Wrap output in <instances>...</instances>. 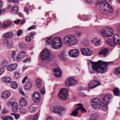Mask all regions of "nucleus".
I'll use <instances>...</instances> for the list:
<instances>
[{"label":"nucleus","instance_id":"38","mask_svg":"<svg viewBox=\"0 0 120 120\" xmlns=\"http://www.w3.org/2000/svg\"><path fill=\"white\" fill-rule=\"evenodd\" d=\"M89 45V42L87 41L84 40L82 42V45L84 47H87Z\"/></svg>","mask_w":120,"mask_h":120},{"label":"nucleus","instance_id":"56","mask_svg":"<svg viewBox=\"0 0 120 120\" xmlns=\"http://www.w3.org/2000/svg\"><path fill=\"white\" fill-rule=\"evenodd\" d=\"M8 111L5 109H4L2 111V112L3 113H5L8 112Z\"/></svg>","mask_w":120,"mask_h":120},{"label":"nucleus","instance_id":"30","mask_svg":"<svg viewBox=\"0 0 120 120\" xmlns=\"http://www.w3.org/2000/svg\"><path fill=\"white\" fill-rule=\"evenodd\" d=\"M77 105L78 106H79V107H78L77 108H79V110L80 109H81L82 112H86V110L85 108H83V106L81 104H78Z\"/></svg>","mask_w":120,"mask_h":120},{"label":"nucleus","instance_id":"57","mask_svg":"<svg viewBox=\"0 0 120 120\" xmlns=\"http://www.w3.org/2000/svg\"><path fill=\"white\" fill-rule=\"evenodd\" d=\"M87 2L89 4H91L93 2V0H86Z\"/></svg>","mask_w":120,"mask_h":120},{"label":"nucleus","instance_id":"53","mask_svg":"<svg viewBox=\"0 0 120 120\" xmlns=\"http://www.w3.org/2000/svg\"><path fill=\"white\" fill-rule=\"evenodd\" d=\"M8 1L16 3L18 1V0H8Z\"/></svg>","mask_w":120,"mask_h":120},{"label":"nucleus","instance_id":"11","mask_svg":"<svg viewBox=\"0 0 120 120\" xmlns=\"http://www.w3.org/2000/svg\"><path fill=\"white\" fill-rule=\"evenodd\" d=\"M80 51L82 54L83 55L90 56L93 53V52L89 49L87 48H81Z\"/></svg>","mask_w":120,"mask_h":120},{"label":"nucleus","instance_id":"45","mask_svg":"<svg viewBox=\"0 0 120 120\" xmlns=\"http://www.w3.org/2000/svg\"><path fill=\"white\" fill-rule=\"evenodd\" d=\"M40 91L42 94H45V88L44 87H43L40 90Z\"/></svg>","mask_w":120,"mask_h":120},{"label":"nucleus","instance_id":"47","mask_svg":"<svg viewBox=\"0 0 120 120\" xmlns=\"http://www.w3.org/2000/svg\"><path fill=\"white\" fill-rule=\"evenodd\" d=\"M75 33L76 35V36L78 37H80L81 36V35L82 34V33L80 31L76 32H75Z\"/></svg>","mask_w":120,"mask_h":120},{"label":"nucleus","instance_id":"21","mask_svg":"<svg viewBox=\"0 0 120 120\" xmlns=\"http://www.w3.org/2000/svg\"><path fill=\"white\" fill-rule=\"evenodd\" d=\"M10 96V92L8 91H6L2 93L1 97L3 99H5L8 98Z\"/></svg>","mask_w":120,"mask_h":120},{"label":"nucleus","instance_id":"8","mask_svg":"<svg viewBox=\"0 0 120 120\" xmlns=\"http://www.w3.org/2000/svg\"><path fill=\"white\" fill-rule=\"evenodd\" d=\"M68 90L66 88L61 89L58 95V98L63 100H66L68 96Z\"/></svg>","mask_w":120,"mask_h":120},{"label":"nucleus","instance_id":"54","mask_svg":"<svg viewBox=\"0 0 120 120\" xmlns=\"http://www.w3.org/2000/svg\"><path fill=\"white\" fill-rule=\"evenodd\" d=\"M35 27V26H34V25H33L32 26H31L29 28H28L27 29V30H32V29H34V28Z\"/></svg>","mask_w":120,"mask_h":120},{"label":"nucleus","instance_id":"52","mask_svg":"<svg viewBox=\"0 0 120 120\" xmlns=\"http://www.w3.org/2000/svg\"><path fill=\"white\" fill-rule=\"evenodd\" d=\"M19 91L20 93L22 95H24L25 94L23 91L22 89L21 88H19Z\"/></svg>","mask_w":120,"mask_h":120},{"label":"nucleus","instance_id":"27","mask_svg":"<svg viewBox=\"0 0 120 120\" xmlns=\"http://www.w3.org/2000/svg\"><path fill=\"white\" fill-rule=\"evenodd\" d=\"M20 105L23 106H25L27 105L26 101L23 98H22L20 99Z\"/></svg>","mask_w":120,"mask_h":120},{"label":"nucleus","instance_id":"15","mask_svg":"<svg viewBox=\"0 0 120 120\" xmlns=\"http://www.w3.org/2000/svg\"><path fill=\"white\" fill-rule=\"evenodd\" d=\"M25 56V52L24 51L20 52L17 56V58L15 59V60L20 61L22 60L24 58Z\"/></svg>","mask_w":120,"mask_h":120},{"label":"nucleus","instance_id":"16","mask_svg":"<svg viewBox=\"0 0 120 120\" xmlns=\"http://www.w3.org/2000/svg\"><path fill=\"white\" fill-rule=\"evenodd\" d=\"M91 42L94 46H97L100 45L102 43L101 40L97 38H95L91 40Z\"/></svg>","mask_w":120,"mask_h":120},{"label":"nucleus","instance_id":"34","mask_svg":"<svg viewBox=\"0 0 120 120\" xmlns=\"http://www.w3.org/2000/svg\"><path fill=\"white\" fill-rule=\"evenodd\" d=\"M11 87L13 89L16 88L18 87V84L15 81H13L11 83Z\"/></svg>","mask_w":120,"mask_h":120},{"label":"nucleus","instance_id":"51","mask_svg":"<svg viewBox=\"0 0 120 120\" xmlns=\"http://www.w3.org/2000/svg\"><path fill=\"white\" fill-rule=\"evenodd\" d=\"M4 71L3 68H0V76L3 73Z\"/></svg>","mask_w":120,"mask_h":120},{"label":"nucleus","instance_id":"35","mask_svg":"<svg viewBox=\"0 0 120 120\" xmlns=\"http://www.w3.org/2000/svg\"><path fill=\"white\" fill-rule=\"evenodd\" d=\"M11 11L14 13H17L18 11L17 6L16 5L14 6L11 9Z\"/></svg>","mask_w":120,"mask_h":120},{"label":"nucleus","instance_id":"58","mask_svg":"<svg viewBox=\"0 0 120 120\" xmlns=\"http://www.w3.org/2000/svg\"><path fill=\"white\" fill-rule=\"evenodd\" d=\"M27 61H30L29 58H27L25 59L23 61V62L24 63H26L27 62Z\"/></svg>","mask_w":120,"mask_h":120},{"label":"nucleus","instance_id":"59","mask_svg":"<svg viewBox=\"0 0 120 120\" xmlns=\"http://www.w3.org/2000/svg\"><path fill=\"white\" fill-rule=\"evenodd\" d=\"M117 30L119 32H120V25H118L116 28Z\"/></svg>","mask_w":120,"mask_h":120},{"label":"nucleus","instance_id":"1","mask_svg":"<svg viewBox=\"0 0 120 120\" xmlns=\"http://www.w3.org/2000/svg\"><path fill=\"white\" fill-rule=\"evenodd\" d=\"M111 98L109 95L105 96L102 100L101 103L98 98H94L92 100V105L94 108L99 107L101 110L106 111L108 109L107 105L109 102Z\"/></svg>","mask_w":120,"mask_h":120},{"label":"nucleus","instance_id":"33","mask_svg":"<svg viewBox=\"0 0 120 120\" xmlns=\"http://www.w3.org/2000/svg\"><path fill=\"white\" fill-rule=\"evenodd\" d=\"M113 92L114 94L116 96L118 95L120 92L119 89L117 88H114L113 90Z\"/></svg>","mask_w":120,"mask_h":120},{"label":"nucleus","instance_id":"29","mask_svg":"<svg viewBox=\"0 0 120 120\" xmlns=\"http://www.w3.org/2000/svg\"><path fill=\"white\" fill-rule=\"evenodd\" d=\"M52 36H50L47 38L45 42L47 45H50L51 44Z\"/></svg>","mask_w":120,"mask_h":120},{"label":"nucleus","instance_id":"60","mask_svg":"<svg viewBox=\"0 0 120 120\" xmlns=\"http://www.w3.org/2000/svg\"><path fill=\"white\" fill-rule=\"evenodd\" d=\"M12 103L11 102V101H9L7 102V105H8L9 106H10L11 105H12Z\"/></svg>","mask_w":120,"mask_h":120},{"label":"nucleus","instance_id":"13","mask_svg":"<svg viewBox=\"0 0 120 120\" xmlns=\"http://www.w3.org/2000/svg\"><path fill=\"white\" fill-rule=\"evenodd\" d=\"M100 85L99 82L96 80H93L90 82L88 83V87L89 88L92 89Z\"/></svg>","mask_w":120,"mask_h":120},{"label":"nucleus","instance_id":"50","mask_svg":"<svg viewBox=\"0 0 120 120\" xmlns=\"http://www.w3.org/2000/svg\"><path fill=\"white\" fill-rule=\"evenodd\" d=\"M26 40L27 42H30L31 40L29 36H26Z\"/></svg>","mask_w":120,"mask_h":120},{"label":"nucleus","instance_id":"18","mask_svg":"<svg viewBox=\"0 0 120 120\" xmlns=\"http://www.w3.org/2000/svg\"><path fill=\"white\" fill-rule=\"evenodd\" d=\"M57 55L62 60H66L67 57L66 53L64 51H59L57 52Z\"/></svg>","mask_w":120,"mask_h":120},{"label":"nucleus","instance_id":"23","mask_svg":"<svg viewBox=\"0 0 120 120\" xmlns=\"http://www.w3.org/2000/svg\"><path fill=\"white\" fill-rule=\"evenodd\" d=\"M17 66V64H12L8 66L7 69L8 70L11 71L16 69Z\"/></svg>","mask_w":120,"mask_h":120},{"label":"nucleus","instance_id":"49","mask_svg":"<svg viewBox=\"0 0 120 120\" xmlns=\"http://www.w3.org/2000/svg\"><path fill=\"white\" fill-rule=\"evenodd\" d=\"M39 117L38 114H37L35 116H34L32 118V120H37Z\"/></svg>","mask_w":120,"mask_h":120},{"label":"nucleus","instance_id":"12","mask_svg":"<svg viewBox=\"0 0 120 120\" xmlns=\"http://www.w3.org/2000/svg\"><path fill=\"white\" fill-rule=\"evenodd\" d=\"M32 98L34 102H38L41 100L40 94L39 92L35 91L33 94Z\"/></svg>","mask_w":120,"mask_h":120},{"label":"nucleus","instance_id":"40","mask_svg":"<svg viewBox=\"0 0 120 120\" xmlns=\"http://www.w3.org/2000/svg\"><path fill=\"white\" fill-rule=\"evenodd\" d=\"M8 65V63L7 61L5 60H4L2 62L1 64V66L3 67H5L6 66Z\"/></svg>","mask_w":120,"mask_h":120},{"label":"nucleus","instance_id":"48","mask_svg":"<svg viewBox=\"0 0 120 120\" xmlns=\"http://www.w3.org/2000/svg\"><path fill=\"white\" fill-rule=\"evenodd\" d=\"M22 33V30L20 29L17 32V35L18 36H19L21 35Z\"/></svg>","mask_w":120,"mask_h":120},{"label":"nucleus","instance_id":"20","mask_svg":"<svg viewBox=\"0 0 120 120\" xmlns=\"http://www.w3.org/2000/svg\"><path fill=\"white\" fill-rule=\"evenodd\" d=\"M53 72L55 76L58 78L60 77L61 75V72L59 68H55Z\"/></svg>","mask_w":120,"mask_h":120},{"label":"nucleus","instance_id":"22","mask_svg":"<svg viewBox=\"0 0 120 120\" xmlns=\"http://www.w3.org/2000/svg\"><path fill=\"white\" fill-rule=\"evenodd\" d=\"M11 24V22L10 21H7L3 22L1 24L2 27L6 29L8 27H10Z\"/></svg>","mask_w":120,"mask_h":120},{"label":"nucleus","instance_id":"2","mask_svg":"<svg viewBox=\"0 0 120 120\" xmlns=\"http://www.w3.org/2000/svg\"><path fill=\"white\" fill-rule=\"evenodd\" d=\"M110 62L101 61L100 60L97 62L90 61L88 64H91L93 70L97 72L103 73L106 72L107 70V66Z\"/></svg>","mask_w":120,"mask_h":120},{"label":"nucleus","instance_id":"41","mask_svg":"<svg viewBox=\"0 0 120 120\" xmlns=\"http://www.w3.org/2000/svg\"><path fill=\"white\" fill-rule=\"evenodd\" d=\"M115 73L117 75H120V67L116 68L115 69Z\"/></svg>","mask_w":120,"mask_h":120},{"label":"nucleus","instance_id":"37","mask_svg":"<svg viewBox=\"0 0 120 120\" xmlns=\"http://www.w3.org/2000/svg\"><path fill=\"white\" fill-rule=\"evenodd\" d=\"M3 80L6 83H9L11 82V79L9 77H5L3 78Z\"/></svg>","mask_w":120,"mask_h":120},{"label":"nucleus","instance_id":"28","mask_svg":"<svg viewBox=\"0 0 120 120\" xmlns=\"http://www.w3.org/2000/svg\"><path fill=\"white\" fill-rule=\"evenodd\" d=\"M36 86L39 87H40L42 85V81L39 78H37L36 80Z\"/></svg>","mask_w":120,"mask_h":120},{"label":"nucleus","instance_id":"26","mask_svg":"<svg viewBox=\"0 0 120 120\" xmlns=\"http://www.w3.org/2000/svg\"><path fill=\"white\" fill-rule=\"evenodd\" d=\"M32 87V83L30 82H27L24 86V89L26 90H28L31 89Z\"/></svg>","mask_w":120,"mask_h":120},{"label":"nucleus","instance_id":"36","mask_svg":"<svg viewBox=\"0 0 120 120\" xmlns=\"http://www.w3.org/2000/svg\"><path fill=\"white\" fill-rule=\"evenodd\" d=\"M11 57L13 59L14 61H17V60H15V58H17V56L15 57L16 55V52L15 51H13L11 52Z\"/></svg>","mask_w":120,"mask_h":120},{"label":"nucleus","instance_id":"7","mask_svg":"<svg viewBox=\"0 0 120 120\" xmlns=\"http://www.w3.org/2000/svg\"><path fill=\"white\" fill-rule=\"evenodd\" d=\"M63 45V43L61 39L58 37H56L53 39L52 46L55 49H58L61 48Z\"/></svg>","mask_w":120,"mask_h":120},{"label":"nucleus","instance_id":"10","mask_svg":"<svg viewBox=\"0 0 120 120\" xmlns=\"http://www.w3.org/2000/svg\"><path fill=\"white\" fill-rule=\"evenodd\" d=\"M66 110L64 107L58 105L54 106L53 107V111L55 113L60 114L64 113Z\"/></svg>","mask_w":120,"mask_h":120},{"label":"nucleus","instance_id":"44","mask_svg":"<svg viewBox=\"0 0 120 120\" xmlns=\"http://www.w3.org/2000/svg\"><path fill=\"white\" fill-rule=\"evenodd\" d=\"M11 114L14 116L16 119H17L20 116L19 114H16L14 113H11Z\"/></svg>","mask_w":120,"mask_h":120},{"label":"nucleus","instance_id":"17","mask_svg":"<svg viewBox=\"0 0 120 120\" xmlns=\"http://www.w3.org/2000/svg\"><path fill=\"white\" fill-rule=\"evenodd\" d=\"M53 58V56L51 54L50 51L45 48V60L50 61Z\"/></svg>","mask_w":120,"mask_h":120},{"label":"nucleus","instance_id":"32","mask_svg":"<svg viewBox=\"0 0 120 120\" xmlns=\"http://www.w3.org/2000/svg\"><path fill=\"white\" fill-rule=\"evenodd\" d=\"M79 110V108H77L75 111H73L71 114V115L75 116L78 114V111Z\"/></svg>","mask_w":120,"mask_h":120},{"label":"nucleus","instance_id":"42","mask_svg":"<svg viewBox=\"0 0 120 120\" xmlns=\"http://www.w3.org/2000/svg\"><path fill=\"white\" fill-rule=\"evenodd\" d=\"M20 112L21 113L25 114L26 112V109L23 107H22L20 109Z\"/></svg>","mask_w":120,"mask_h":120},{"label":"nucleus","instance_id":"14","mask_svg":"<svg viewBox=\"0 0 120 120\" xmlns=\"http://www.w3.org/2000/svg\"><path fill=\"white\" fill-rule=\"evenodd\" d=\"M69 54L70 56L75 58L79 56V52L78 50L77 49H71L69 51Z\"/></svg>","mask_w":120,"mask_h":120},{"label":"nucleus","instance_id":"25","mask_svg":"<svg viewBox=\"0 0 120 120\" xmlns=\"http://www.w3.org/2000/svg\"><path fill=\"white\" fill-rule=\"evenodd\" d=\"M12 106L13 108V111L15 112H17L18 109V104L15 102H12Z\"/></svg>","mask_w":120,"mask_h":120},{"label":"nucleus","instance_id":"43","mask_svg":"<svg viewBox=\"0 0 120 120\" xmlns=\"http://www.w3.org/2000/svg\"><path fill=\"white\" fill-rule=\"evenodd\" d=\"M91 117L92 118V119L97 120V116L95 114H91L90 115V119H91Z\"/></svg>","mask_w":120,"mask_h":120},{"label":"nucleus","instance_id":"62","mask_svg":"<svg viewBox=\"0 0 120 120\" xmlns=\"http://www.w3.org/2000/svg\"><path fill=\"white\" fill-rule=\"evenodd\" d=\"M15 77H17L19 75V72L16 71L15 73Z\"/></svg>","mask_w":120,"mask_h":120},{"label":"nucleus","instance_id":"24","mask_svg":"<svg viewBox=\"0 0 120 120\" xmlns=\"http://www.w3.org/2000/svg\"><path fill=\"white\" fill-rule=\"evenodd\" d=\"M13 36V33L12 32H7L4 34L3 36L4 38L10 39Z\"/></svg>","mask_w":120,"mask_h":120},{"label":"nucleus","instance_id":"5","mask_svg":"<svg viewBox=\"0 0 120 120\" xmlns=\"http://www.w3.org/2000/svg\"><path fill=\"white\" fill-rule=\"evenodd\" d=\"M105 43L111 46H113L116 44L120 43V33L115 34L113 36V39H108L105 40Z\"/></svg>","mask_w":120,"mask_h":120},{"label":"nucleus","instance_id":"46","mask_svg":"<svg viewBox=\"0 0 120 120\" xmlns=\"http://www.w3.org/2000/svg\"><path fill=\"white\" fill-rule=\"evenodd\" d=\"M2 42L3 43L5 44H8L9 42L7 38H5L3 40Z\"/></svg>","mask_w":120,"mask_h":120},{"label":"nucleus","instance_id":"64","mask_svg":"<svg viewBox=\"0 0 120 120\" xmlns=\"http://www.w3.org/2000/svg\"><path fill=\"white\" fill-rule=\"evenodd\" d=\"M79 96L82 97H83L84 96V93H82L81 91L79 92Z\"/></svg>","mask_w":120,"mask_h":120},{"label":"nucleus","instance_id":"19","mask_svg":"<svg viewBox=\"0 0 120 120\" xmlns=\"http://www.w3.org/2000/svg\"><path fill=\"white\" fill-rule=\"evenodd\" d=\"M109 49L108 48H102L100 49L98 55L105 56L106 55Z\"/></svg>","mask_w":120,"mask_h":120},{"label":"nucleus","instance_id":"31","mask_svg":"<svg viewBox=\"0 0 120 120\" xmlns=\"http://www.w3.org/2000/svg\"><path fill=\"white\" fill-rule=\"evenodd\" d=\"M41 57L42 60H45V49L41 52Z\"/></svg>","mask_w":120,"mask_h":120},{"label":"nucleus","instance_id":"39","mask_svg":"<svg viewBox=\"0 0 120 120\" xmlns=\"http://www.w3.org/2000/svg\"><path fill=\"white\" fill-rule=\"evenodd\" d=\"M36 109V108L32 105L31 106L29 109L31 113H33L35 112Z\"/></svg>","mask_w":120,"mask_h":120},{"label":"nucleus","instance_id":"61","mask_svg":"<svg viewBox=\"0 0 120 120\" xmlns=\"http://www.w3.org/2000/svg\"><path fill=\"white\" fill-rule=\"evenodd\" d=\"M20 22V20H15L14 21V23L15 24H17L19 23Z\"/></svg>","mask_w":120,"mask_h":120},{"label":"nucleus","instance_id":"6","mask_svg":"<svg viewBox=\"0 0 120 120\" xmlns=\"http://www.w3.org/2000/svg\"><path fill=\"white\" fill-rule=\"evenodd\" d=\"M100 32L102 35L104 37H108L112 36L114 31L110 27H106L100 30Z\"/></svg>","mask_w":120,"mask_h":120},{"label":"nucleus","instance_id":"3","mask_svg":"<svg viewBox=\"0 0 120 120\" xmlns=\"http://www.w3.org/2000/svg\"><path fill=\"white\" fill-rule=\"evenodd\" d=\"M111 0H97L96 2L97 5L100 4L99 9L100 11L103 13H108L107 12L112 13L113 9L109 4L106 2H110Z\"/></svg>","mask_w":120,"mask_h":120},{"label":"nucleus","instance_id":"9","mask_svg":"<svg viewBox=\"0 0 120 120\" xmlns=\"http://www.w3.org/2000/svg\"><path fill=\"white\" fill-rule=\"evenodd\" d=\"M78 83V81L76 80L73 77L68 79L65 81V84L68 86H73Z\"/></svg>","mask_w":120,"mask_h":120},{"label":"nucleus","instance_id":"55","mask_svg":"<svg viewBox=\"0 0 120 120\" xmlns=\"http://www.w3.org/2000/svg\"><path fill=\"white\" fill-rule=\"evenodd\" d=\"M27 79V76H26L25 78H24L23 80H22V82L23 84L25 82L26 80Z\"/></svg>","mask_w":120,"mask_h":120},{"label":"nucleus","instance_id":"4","mask_svg":"<svg viewBox=\"0 0 120 120\" xmlns=\"http://www.w3.org/2000/svg\"><path fill=\"white\" fill-rule=\"evenodd\" d=\"M64 43L68 46H71L76 45L78 41L74 35H71L66 36L64 38Z\"/></svg>","mask_w":120,"mask_h":120},{"label":"nucleus","instance_id":"63","mask_svg":"<svg viewBox=\"0 0 120 120\" xmlns=\"http://www.w3.org/2000/svg\"><path fill=\"white\" fill-rule=\"evenodd\" d=\"M35 34V33L34 32H31L30 33L29 35L30 36L32 37Z\"/></svg>","mask_w":120,"mask_h":120}]
</instances>
